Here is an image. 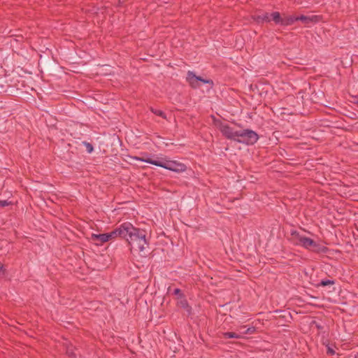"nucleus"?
<instances>
[{"label":"nucleus","mask_w":358,"mask_h":358,"mask_svg":"<svg viewBox=\"0 0 358 358\" xmlns=\"http://www.w3.org/2000/svg\"><path fill=\"white\" fill-rule=\"evenodd\" d=\"M124 239L130 245V250L138 251L141 257H146L149 243L146 239L147 231L135 227L130 222H125Z\"/></svg>","instance_id":"obj_1"},{"label":"nucleus","mask_w":358,"mask_h":358,"mask_svg":"<svg viewBox=\"0 0 358 358\" xmlns=\"http://www.w3.org/2000/svg\"><path fill=\"white\" fill-rule=\"evenodd\" d=\"M291 236L292 241L295 245L302 246L307 250L317 253H325L328 250L327 247L321 245L310 238L300 234V233L296 230L291 231Z\"/></svg>","instance_id":"obj_2"},{"label":"nucleus","mask_w":358,"mask_h":358,"mask_svg":"<svg viewBox=\"0 0 358 358\" xmlns=\"http://www.w3.org/2000/svg\"><path fill=\"white\" fill-rule=\"evenodd\" d=\"M138 160L155 165L157 166L162 167L169 171H174L176 173L184 172L187 170L185 164L178 162L177 161L162 159L161 160H154L150 158H136Z\"/></svg>","instance_id":"obj_3"},{"label":"nucleus","mask_w":358,"mask_h":358,"mask_svg":"<svg viewBox=\"0 0 358 358\" xmlns=\"http://www.w3.org/2000/svg\"><path fill=\"white\" fill-rule=\"evenodd\" d=\"M259 138V135L255 131L245 129L238 131L235 141L246 145H254Z\"/></svg>","instance_id":"obj_4"},{"label":"nucleus","mask_w":358,"mask_h":358,"mask_svg":"<svg viewBox=\"0 0 358 358\" xmlns=\"http://www.w3.org/2000/svg\"><path fill=\"white\" fill-rule=\"evenodd\" d=\"M214 124L226 138L236 140L238 131H234L229 124H224L220 120L214 119Z\"/></svg>","instance_id":"obj_5"},{"label":"nucleus","mask_w":358,"mask_h":358,"mask_svg":"<svg viewBox=\"0 0 358 358\" xmlns=\"http://www.w3.org/2000/svg\"><path fill=\"white\" fill-rule=\"evenodd\" d=\"M187 81L192 88H198L201 86L200 82L205 84L213 85V81L210 79H204L201 76H197L192 71H189L187 73Z\"/></svg>","instance_id":"obj_6"},{"label":"nucleus","mask_w":358,"mask_h":358,"mask_svg":"<svg viewBox=\"0 0 358 358\" xmlns=\"http://www.w3.org/2000/svg\"><path fill=\"white\" fill-rule=\"evenodd\" d=\"M124 229H125V222L113 229L112 231L107 233V235L108 236V240H113L117 237L124 238Z\"/></svg>","instance_id":"obj_7"},{"label":"nucleus","mask_w":358,"mask_h":358,"mask_svg":"<svg viewBox=\"0 0 358 358\" xmlns=\"http://www.w3.org/2000/svg\"><path fill=\"white\" fill-rule=\"evenodd\" d=\"M252 19L258 24L271 22V18L268 13L264 12L262 14H255L252 15Z\"/></svg>","instance_id":"obj_8"},{"label":"nucleus","mask_w":358,"mask_h":358,"mask_svg":"<svg viewBox=\"0 0 358 358\" xmlns=\"http://www.w3.org/2000/svg\"><path fill=\"white\" fill-rule=\"evenodd\" d=\"M91 240L94 241L96 245H101L103 243H106L109 241L107 233L100 234H92L91 235Z\"/></svg>","instance_id":"obj_9"},{"label":"nucleus","mask_w":358,"mask_h":358,"mask_svg":"<svg viewBox=\"0 0 358 358\" xmlns=\"http://www.w3.org/2000/svg\"><path fill=\"white\" fill-rule=\"evenodd\" d=\"M297 21L296 17L294 15H286L283 14L282 26H289Z\"/></svg>","instance_id":"obj_10"},{"label":"nucleus","mask_w":358,"mask_h":358,"mask_svg":"<svg viewBox=\"0 0 358 358\" xmlns=\"http://www.w3.org/2000/svg\"><path fill=\"white\" fill-rule=\"evenodd\" d=\"M269 15L270 17L271 18V21H273L276 24H280L282 26L283 15L282 16L281 14L278 11L269 13Z\"/></svg>","instance_id":"obj_11"},{"label":"nucleus","mask_w":358,"mask_h":358,"mask_svg":"<svg viewBox=\"0 0 358 358\" xmlns=\"http://www.w3.org/2000/svg\"><path fill=\"white\" fill-rule=\"evenodd\" d=\"M76 348L71 344H66V354L69 358H77V355L75 352Z\"/></svg>","instance_id":"obj_12"},{"label":"nucleus","mask_w":358,"mask_h":358,"mask_svg":"<svg viewBox=\"0 0 358 358\" xmlns=\"http://www.w3.org/2000/svg\"><path fill=\"white\" fill-rule=\"evenodd\" d=\"M178 305L185 309L189 314L191 313L192 308L190 306H189L188 302L186 299L184 297L180 298V300L178 301Z\"/></svg>","instance_id":"obj_13"},{"label":"nucleus","mask_w":358,"mask_h":358,"mask_svg":"<svg viewBox=\"0 0 358 358\" xmlns=\"http://www.w3.org/2000/svg\"><path fill=\"white\" fill-rule=\"evenodd\" d=\"M222 338L225 339L228 338H241L242 336L236 332H224L222 333Z\"/></svg>","instance_id":"obj_14"},{"label":"nucleus","mask_w":358,"mask_h":358,"mask_svg":"<svg viewBox=\"0 0 358 358\" xmlns=\"http://www.w3.org/2000/svg\"><path fill=\"white\" fill-rule=\"evenodd\" d=\"M315 16L313 17H308L303 15H301L300 16L296 17L297 21H301L303 24H308L313 21V18H315Z\"/></svg>","instance_id":"obj_15"},{"label":"nucleus","mask_w":358,"mask_h":358,"mask_svg":"<svg viewBox=\"0 0 358 358\" xmlns=\"http://www.w3.org/2000/svg\"><path fill=\"white\" fill-rule=\"evenodd\" d=\"M334 284H335V280L324 279V280H322L319 283L315 285V287H326L328 285H334Z\"/></svg>","instance_id":"obj_16"},{"label":"nucleus","mask_w":358,"mask_h":358,"mask_svg":"<svg viewBox=\"0 0 358 358\" xmlns=\"http://www.w3.org/2000/svg\"><path fill=\"white\" fill-rule=\"evenodd\" d=\"M150 110L154 113L157 116H159V117H162V118L164 119H166V114L164 113V112H163L162 110H159V109H155V108H153L152 107L150 108Z\"/></svg>","instance_id":"obj_17"},{"label":"nucleus","mask_w":358,"mask_h":358,"mask_svg":"<svg viewBox=\"0 0 358 358\" xmlns=\"http://www.w3.org/2000/svg\"><path fill=\"white\" fill-rule=\"evenodd\" d=\"M83 144L85 146L87 152L88 153H91V152H93L94 147H93V145L91 143H90L88 142H86V141H84V142H83Z\"/></svg>","instance_id":"obj_18"},{"label":"nucleus","mask_w":358,"mask_h":358,"mask_svg":"<svg viewBox=\"0 0 358 358\" xmlns=\"http://www.w3.org/2000/svg\"><path fill=\"white\" fill-rule=\"evenodd\" d=\"M256 331V328L255 327H250L248 328H246L244 331H241V334H252Z\"/></svg>","instance_id":"obj_19"},{"label":"nucleus","mask_w":358,"mask_h":358,"mask_svg":"<svg viewBox=\"0 0 358 358\" xmlns=\"http://www.w3.org/2000/svg\"><path fill=\"white\" fill-rule=\"evenodd\" d=\"M11 204L10 201H8L7 200H0V207L4 208Z\"/></svg>","instance_id":"obj_20"},{"label":"nucleus","mask_w":358,"mask_h":358,"mask_svg":"<svg viewBox=\"0 0 358 358\" xmlns=\"http://www.w3.org/2000/svg\"><path fill=\"white\" fill-rule=\"evenodd\" d=\"M173 294L175 295L178 296L179 298L184 297V294L182 293V291L179 288H176L173 291Z\"/></svg>","instance_id":"obj_21"},{"label":"nucleus","mask_w":358,"mask_h":358,"mask_svg":"<svg viewBox=\"0 0 358 358\" xmlns=\"http://www.w3.org/2000/svg\"><path fill=\"white\" fill-rule=\"evenodd\" d=\"M327 354L330 355H333L335 354V351L333 349H331V348L328 347V348H327Z\"/></svg>","instance_id":"obj_22"},{"label":"nucleus","mask_w":358,"mask_h":358,"mask_svg":"<svg viewBox=\"0 0 358 358\" xmlns=\"http://www.w3.org/2000/svg\"><path fill=\"white\" fill-rule=\"evenodd\" d=\"M245 329H246V327H245V326H242V327H241L239 328V329H238V334H241V335L243 336V335L244 334H241V331H244V330H245Z\"/></svg>","instance_id":"obj_23"},{"label":"nucleus","mask_w":358,"mask_h":358,"mask_svg":"<svg viewBox=\"0 0 358 358\" xmlns=\"http://www.w3.org/2000/svg\"><path fill=\"white\" fill-rule=\"evenodd\" d=\"M1 271L4 272L3 265V264L0 262V271Z\"/></svg>","instance_id":"obj_24"}]
</instances>
